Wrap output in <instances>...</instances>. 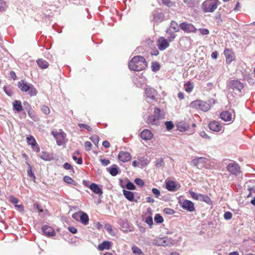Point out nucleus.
<instances>
[{
  "instance_id": "obj_1",
  "label": "nucleus",
  "mask_w": 255,
  "mask_h": 255,
  "mask_svg": "<svg viewBox=\"0 0 255 255\" xmlns=\"http://www.w3.org/2000/svg\"><path fill=\"white\" fill-rule=\"evenodd\" d=\"M147 67L145 59L141 56H134L128 62V68L130 70L140 71Z\"/></svg>"
},
{
  "instance_id": "obj_2",
  "label": "nucleus",
  "mask_w": 255,
  "mask_h": 255,
  "mask_svg": "<svg viewBox=\"0 0 255 255\" xmlns=\"http://www.w3.org/2000/svg\"><path fill=\"white\" fill-rule=\"evenodd\" d=\"M164 118V114L161 110L155 108L154 110V115L149 116L147 120V123L149 125H158L159 121Z\"/></svg>"
},
{
  "instance_id": "obj_3",
  "label": "nucleus",
  "mask_w": 255,
  "mask_h": 255,
  "mask_svg": "<svg viewBox=\"0 0 255 255\" xmlns=\"http://www.w3.org/2000/svg\"><path fill=\"white\" fill-rule=\"evenodd\" d=\"M220 4L219 0H206L202 3L201 8L204 12H213Z\"/></svg>"
},
{
  "instance_id": "obj_4",
  "label": "nucleus",
  "mask_w": 255,
  "mask_h": 255,
  "mask_svg": "<svg viewBox=\"0 0 255 255\" xmlns=\"http://www.w3.org/2000/svg\"><path fill=\"white\" fill-rule=\"evenodd\" d=\"M190 107L192 109L200 110L204 112H207L211 108L210 105L207 102L200 100L192 102L190 104Z\"/></svg>"
},
{
  "instance_id": "obj_5",
  "label": "nucleus",
  "mask_w": 255,
  "mask_h": 255,
  "mask_svg": "<svg viewBox=\"0 0 255 255\" xmlns=\"http://www.w3.org/2000/svg\"><path fill=\"white\" fill-rule=\"evenodd\" d=\"M51 134L54 137L58 145H61L65 142L66 134L62 130H53L51 131Z\"/></svg>"
},
{
  "instance_id": "obj_6",
  "label": "nucleus",
  "mask_w": 255,
  "mask_h": 255,
  "mask_svg": "<svg viewBox=\"0 0 255 255\" xmlns=\"http://www.w3.org/2000/svg\"><path fill=\"white\" fill-rule=\"evenodd\" d=\"M234 115L229 111H223L220 113V118L226 122H233L235 119V113L234 111Z\"/></svg>"
},
{
  "instance_id": "obj_7",
  "label": "nucleus",
  "mask_w": 255,
  "mask_h": 255,
  "mask_svg": "<svg viewBox=\"0 0 255 255\" xmlns=\"http://www.w3.org/2000/svg\"><path fill=\"white\" fill-rule=\"evenodd\" d=\"M169 42L165 37L160 36L156 41V45L159 50L163 51L169 46Z\"/></svg>"
},
{
  "instance_id": "obj_8",
  "label": "nucleus",
  "mask_w": 255,
  "mask_h": 255,
  "mask_svg": "<svg viewBox=\"0 0 255 255\" xmlns=\"http://www.w3.org/2000/svg\"><path fill=\"white\" fill-rule=\"evenodd\" d=\"M26 141L28 144L31 146V148L34 151L37 153L39 152L40 147L32 135H28L26 136Z\"/></svg>"
},
{
  "instance_id": "obj_9",
  "label": "nucleus",
  "mask_w": 255,
  "mask_h": 255,
  "mask_svg": "<svg viewBox=\"0 0 255 255\" xmlns=\"http://www.w3.org/2000/svg\"><path fill=\"white\" fill-rule=\"evenodd\" d=\"M179 27L187 33L195 32L197 28L191 23L184 22L179 24Z\"/></svg>"
},
{
  "instance_id": "obj_10",
  "label": "nucleus",
  "mask_w": 255,
  "mask_h": 255,
  "mask_svg": "<svg viewBox=\"0 0 255 255\" xmlns=\"http://www.w3.org/2000/svg\"><path fill=\"white\" fill-rule=\"evenodd\" d=\"M224 54L226 57V62L227 64H230L232 61L235 60V55L233 49L225 48L224 51Z\"/></svg>"
},
{
  "instance_id": "obj_11",
  "label": "nucleus",
  "mask_w": 255,
  "mask_h": 255,
  "mask_svg": "<svg viewBox=\"0 0 255 255\" xmlns=\"http://www.w3.org/2000/svg\"><path fill=\"white\" fill-rule=\"evenodd\" d=\"M208 127L210 130L217 132L221 131L224 128L222 125L216 121H211L208 124Z\"/></svg>"
},
{
  "instance_id": "obj_12",
  "label": "nucleus",
  "mask_w": 255,
  "mask_h": 255,
  "mask_svg": "<svg viewBox=\"0 0 255 255\" xmlns=\"http://www.w3.org/2000/svg\"><path fill=\"white\" fill-rule=\"evenodd\" d=\"M172 241L168 237L158 238L155 240V244L158 246H170L173 244Z\"/></svg>"
},
{
  "instance_id": "obj_13",
  "label": "nucleus",
  "mask_w": 255,
  "mask_h": 255,
  "mask_svg": "<svg viewBox=\"0 0 255 255\" xmlns=\"http://www.w3.org/2000/svg\"><path fill=\"white\" fill-rule=\"evenodd\" d=\"M166 188L170 191H174L178 189L177 183L173 180L166 179L165 181Z\"/></svg>"
},
{
  "instance_id": "obj_14",
  "label": "nucleus",
  "mask_w": 255,
  "mask_h": 255,
  "mask_svg": "<svg viewBox=\"0 0 255 255\" xmlns=\"http://www.w3.org/2000/svg\"><path fill=\"white\" fill-rule=\"evenodd\" d=\"M227 170L231 173L237 175L240 173V166L235 163H231L227 166Z\"/></svg>"
},
{
  "instance_id": "obj_15",
  "label": "nucleus",
  "mask_w": 255,
  "mask_h": 255,
  "mask_svg": "<svg viewBox=\"0 0 255 255\" xmlns=\"http://www.w3.org/2000/svg\"><path fill=\"white\" fill-rule=\"evenodd\" d=\"M182 208L189 212H193L195 210L194 203L189 200H184L181 205Z\"/></svg>"
},
{
  "instance_id": "obj_16",
  "label": "nucleus",
  "mask_w": 255,
  "mask_h": 255,
  "mask_svg": "<svg viewBox=\"0 0 255 255\" xmlns=\"http://www.w3.org/2000/svg\"><path fill=\"white\" fill-rule=\"evenodd\" d=\"M118 158L120 161L123 162H126L130 161L131 160V156L130 154L128 152L121 151L118 155Z\"/></svg>"
},
{
  "instance_id": "obj_17",
  "label": "nucleus",
  "mask_w": 255,
  "mask_h": 255,
  "mask_svg": "<svg viewBox=\"0 0 255 255\" xmlns=\"http://www.w3.org/2000/svg\"><path fill=\"white\" fill-rule=\"evenodd\" d=\"M43 234L47 237H52L55 235L54 230L50 226L45 225L42 228Z\"/></svg>"
},
{
  "instance_id": "obj_18",
  "label": "nucleus",
  "mask_w": 255,
  "mask_h": 255,
  "mask_svg": "<svg viewBox=\"0 0 255 255\" xmlns=\"http://www.w3.org/2000/svg\"><path fill=\"white\" fill-rule=\"evenodd\" d=\"M230 87L233 90L241 91L244 88V85L242 83L238 80H233L231 82Z\"/></svg>"
},
{
  "instance_id": "obj_19",
  "label": "nucleus",
  "mask_w": 255,
  "mask_h": 255,
  "mask_svg": "<svg viewBox=\"0 0 255 255\" xmlns=\"http://www.w3.org/2000/svg\"><path fill=\"white\" fill-rule=\"evenodd\" d=\"M140 137L145 140H150L153 137L152 133L149 129H144L140 133Z\"/></svg>"
},
{
  "instance_id": "obj_20",
  "label": "nucleus",
  "mask_w": 255,
  "mask_h": 255,
  "mask_svg": "<svg viewBox=\"0 0 255 255\" xmlns=\"http://www.w3.org/2000/svg\"><path fill=\"white\" fill-rule=\"evenodd\" d=\"M112 246V243L111 242L105 241L98 245V249L101 251L104 250H109L111 248Z\"/></svg>"
},
{
  "instance_id": "obj_21",
  "label": "nucleus",
  "mask_w": 255,
  "mask_h": 255,
  "mask_svg": "<svg viewBox=\"0 0 255 255\" xmlns=\"http://www.w3.org/2000/svg\"><path fill=\"white\" fill-rule=\"evenodd\" d=\"M89 188L96 194L101 196L103 194L102 189L96 183H93L91 184Z\"/></svg>"
},
{
  "instance_id": "obj_22",
  "label": "nucleus",
  "mask_w": 255,
  "mask_h": 255,
  "mask_svg": "<svg viewBox=\"0 0 255 255\" xmlns=\"http://www.w3.org/2000/svg\"><path fill=\"white\" fill-rule=\"evenodd\" d=\"M176 127L177 129L181 132L185 131L190 128V126L184 122L178 123Z\"/></svg>"
},
{
  "instance_id": "obj_23",
  "label": "nucleus",
  "mask_w": 255,
  "mask_h": 255,
  "mask_svg": "<svg viewBox=\"0 0 255 255\" xmlns=\"http://www.w3.org/2000/svg\"><path fill=\"white\" fill-rule=\"evenodd\" d=\"M31 85L27 84L24 80H21L18 82V87L22 92H27Z\"/></svg>"
},
{
  "instance_id": "obj_24",
  "label": "nucleus",
  "mask_w": 255,
  "mask_h": 255,
  "mask_svg": "<svg viewBox=\"0 0 255 255\" xmlns=\"http://www.w3.org/2000/svg\"><path fill=\"white\" fill-rule=\"evenodd\" d=\"M36 62L39 67L42 69H46L49 66L48 62L46 60L42 58L37 60Z\"/></svg>"
},
{
  "instance_id": "obj_25",
  "label": "nucleus",
  "mask_w": 255,
  "mask_h": 255,
  "mask_svg": "<svg viewBox=\"0 0 255 255\" xmlns=\"http://www.w3.org/2000/svg\"><path fill=\"white\" fill-rule=\"evenodd\" d=\"M176 32L172 31L170 29H168L166 31L167 39L170 42H172L176 38L177 35L175 34Z\"/></svg>"
},
{
  "instance_id": "obj_26",
  "label": "nucleus",
  "mask_w": 255,
  "mask_h": 255,
  "mask_svg": "<svg viewBox=\"0 0 255 255\" xmlns=\"http://www.w3.org/2000/svg\"><path fill=\"white\" fill-rule=\"evenodd\" d=\"M12 105L14 110L16 111L17 112H20L22 111L23 108L22 106L21 105V102L20 101L15 100L13 102Z\"/></svg>"
},
{
  "instance_id": "obj_27",
  "label": "nucleus",
  "mask_w": 255,
  "mask_h": 255,
  "mask_svg": "<svg viewBox=\"0 0 255 255\" xmlns=\"http://www.w3.org/2000/svg\"><path fill=\"white\" fill-rule=\"evenodd\" d=\"M80 219L81 222L83 225H87L88 224L89 219L88 215L86 213L82 212Z\"/></svg>"
},
{
  "instance_id": "obj_28",
  "label": "nucleus",
  "mask_w": 255,
  "mask_h": 255,
  "mask_svg": "<svg viewBox=\"0 0 255 255\" xmlns=\"http://www.w3.org/2000/svg\"><path fill=\"white\" fill-rule=\"evenodd\" d=\"M123 194L125 197L129 201H133L134 200V194L129 191H127L126 190H123Z\"/></svg>"
},
{
  "instance_id": "obj_29",
  "label": "nucleus",
  "mask_w": 255,
  "mask_h": 255,
  "mask_svg": "<svg viewBox=\"0 0 255 255\" xmlns=\"http://www.w3.org/2000/svg\"><path fill=\"white\" fill-rule=\"evenodd\" d=\"M207 159L206 158L201 157L194 159L192 162L194 165L198 166L200 163H205Z\"/></svg>"
},
{
  "instance_id": "obj_30",
  "label": "nucleus",
  "mask_w": 255,
  "mask_h": 255,
  "mask_svg": "<svg viewBox=\"0 0 255 255\" xmlns=\"http://www.w3.org/2000/svg\"><path fill=\"white\" fill-rule=\"evenodd\" d=\"M145 94L147 97L151 99H154V90L152 88H146L145 90Z\"/></svg>"
},
{
  "instance_id": "obj_31",
  "label": "nucleus",
  "mask_w": 255,
  "mask_h": 255,
  "mask_svg": "<svg viewBox=\"0 0 255 255\" xmlns=\"http://www.w3.org/2000/svg\"><path fill=\"white\" fill-rule=\"evenodd\" d=\"M109 173L112 176H116L118 174V169L117 165H113L109 169Z\"/></svg>"
},
{
  "instance_id": "obj_32",
  "label": "nucleus",
  "mask_w": 255,
  "mask_h": 255,
  "mask_svg": "<svg viewBox=\"0 0 255 255\" xmlns=\"http://www.w3.org/2000/svg\"><path fill=\"white\" fill-rule=\"evenodd\" d=\"M26 164L28 166V168L27 169V174L28 175L32 178L33 180H35V176L32 170V167L31 165L28 163V162H26Z\"/></svg>"
},
{
  "instance_id": "obj_33",
  "label": "nucleus",
  "mask_w": 255,
  "mask_h": 255,
  "mask_svg": "<svg viewBox=\"0 0 255 255\" xmlns=\"http://www.w3.org/2000/svg\"><path fill=\"white\" fill-rule=\"evenodd\" d=\"M64 181L68 184H70L73 185H76V182L73 180L70 177L68 176H65L63 178Z\"/></svg>"
},
{
  "instance_id": "obj_34",
  "label": "nucleus",
  "mask_w": 255,
  "mask_h": 255,
  "mask_svg": "<svg viewBox=\"0 0 255 255\" xmlns=\"http://www.w3.org/2000/svg\"><path fill=\"white\" fill-rule=\"evenodd\" d=\"M179 26L178 24L174 21H172L170 23V26L169 29H170L171 30L173 29L174 32H178L179 30Z\"/></svg>"
},
{
  "instance_id": "obj_35",
  "label": "nucleus",
  "mask_w": 255,
  "mask_h": 255,
  "mask_svg": "<svg viewBox=\"0 0 255 255\" xmlns=\"http://www.w3.org/2000/svg\"><path fill=\"white\" fill-rule=\"evenodd\" d=\"M40 158L45 161L50 160L51 159V156L50 154L45 151L42 152L40 155Z\"/></svg>"
},
{
  "instance_id": "obj_36",
  "label": "nucleus",
  "mask_w": 255,
  "mask_h": 255,
  "mask_svg": "<svg viewBox=\"0 0 255 255\" xmlns=\"http://www.w3.org/2000/svg\"><path fill=\"white\" fill-rule=\"evenodd\" d=\"M28 91V94L30 95V97L35 96L36 95L37 93L36 89L31 85L29 87V89Z\"/></svg>"
},
{
  "instance_id": "obj_37",
  "label": "nucleus",
  "mask_w": 255,
  "mask_h": 255,
  "mask_svg": "<svg viewBox=\"0 0 255 255\" xmlns=\"http://www.w3.org/2000/svg\"><path fill=\"white\" fill-rule=\"evenodd\" d=\"M199 200H202L208 204H209L211 202V199L208 196L203 194H200Z\"/></svg>"
},
{
  "instance_id": "obj_38",
  "label": "nucleus",
  "mask_w": 255,
  "mask_h": 255,
  "mask_svg": "<svg viewBox=\"0 0 255 255\" xmlns=\"http://www.w3.org/2000/svg\"><path fill=\"white\" fill-rule=\"evenodd\" d=\"M132 252L138 255H143V254L141 250L136 246H133L131 248Z\"/></svg>"
},
{
  "instance_id": "obj_39",
  "label": "nucleus",
  "mask_w": 255,
  "mask_h": 255,
  "mask_svg": "<svg viewBox=\"0 0 255 255\" xmlns=\"http://www.w3.org/2000/svg\"><path fill=\"white\" fill-rule=\"evenodd\" d=\"M185 86L186 87L185 90L186 92L190 93L192 91L193 89V85L191 83L188 82L185 84Z\"/></svg>"
},
{
  "instance_id": "obj_40",
  "label": "nucleus",
  "mask_w": 255,
  "mask_h": 255,
  "mask_svg": "<svg viewBox=\"0 0 255 255\" xmlns=\"http://www.w3.org/2000/svg\"><path fill=\"white\" fill-rule=\"evenodd\" d=\"M154 221L156 223H161L163 222V218L160 214H157L154 217Z\"/></svg>"
},
{
  "instance_id": "obj_41",
  "label": "nucleus",
  "mask_w": 255,
  "mask_h": 255,
  "mask_svg": "<svg viewBox=\"0 0 255 255\" xmlns=\"http://www.w3.org/2000/svg\"><path fill=\"white\" fill-rule=\"evenodd\" d=\"M165 125L166 126V129L168 130H170L172 129L174 126L172 122L171 121H167L165 123Z\"/></svg>"
},
{
  "instance_id": "obj_42",
  "label": "nucleus",
  "mask_w": 255,
  "mask_h": 255,
  "mask_svg": "<svg viewBox=\"0 0 255 255\" xmlns=\"http://www.w3.org/2000/svg\"><path fill=\"white\" fill-rule=\"evenodd\" d=\"M152 70L153 71H157L160 69V66L158 62H155L152 63L151 65Z\"/></svg>"
},
{
  "instance_id": "obj_43",
  "label": "nucleus",
  "mask_w": 255,
  "mask_h": 255,
  "mask_svg": "<svg viewBox=\"0 0 255 255\" xmlns=\"http://www.w3.org/2000/svg\"><path fill=\"white\" fill-rule=\"evenodd\" d=\"M78 126L80 128H83L87 130L88 131H92V128L89 126L85 124H79Z\"/></svg>"
},
{
  "instance_id": "obj_44",
  "label": "nucleus",
  "mask_w": 255,
  "mask_h": 255,
  "mask_svg": "<svg viewBox=\"0 0 255 255\" xmlns=\"http://www.w3.org/2000/svg\"><path fill=\"white\" fill-rule=\"evenodd\" d=\"M91 140L97 145L99 143V137L97 135H94L90 137Z\"/></svg>"
},
{
  "instance_id": "obj_45",
  "label": "nucleus",
  "mask_w": 255,
  "mask_h": 255,
  "mask_svg": "<svg viewBox=\"0 0 255 255\" xmlns=\"http://www.w3.org/2000/svg\"><path fill=\"white\" fill-rule=\"evenodd\" d=\"M41 110L43 113L46 115H48L50 113V109L48 107L43 105L41 107Z\"/></svg>"
},
{
  "instance_id": "obj_46",
  "label": "nucleus",
  "mask_w": 255,
  "mask_h": 255,
  "mask_svg": "<svg viewBox=\"0 0 255 255\" xmlns=\"http://www.w3.org/2000/svg\"><path fill=\"white\" fill-rule=\"evenodd\" d=\"M6 7V2L3 0H0V11H3L5 10Z\"/></svg>"
},
{
  "instance_id": "obj_47",
  "label": "nucleus",
  "mask_w": 255,
  "mask_h": 255,
  "mask_svg": "<svg viewBox=\"0 0 255 255\" xmlns=\"http://www.w3.org/2000/svg\"><path fill=\"white\" fill-rule=\"evenodd\" d=\"M105 228L106 230V231L111 235H113L114 232L112 229V226H111L109 224L106 225L105 226Z\"/></svg>"
},
{
  "instance_id": "obj_48",
  "label": "nucleus",
  "mask_w": 255,
  "mask_h": 255,
  "mask_svg": "<svg viewBox=\"0 0 255 255\" xmlns=\"http://www.w3.org/2000/svg\"><path fill=\"white\" fill-rule=\"evenodd\" d=\"M3 90L5 92V93L9 96H11L13 94L12 91L11 90V89L8 88V87L4 86L3 87Z\"/></svg>"
},
{
  "instance_id": "obj_49",
  "label": "nucleus",
  "mask_w": 255,
  "mask_h": 255,
  "mask_svg": "<svg viewBox=\"0 0 255 255\" xmlns=\"http://www.w3.org/2000/svg\"><path fill=\"white\" fill-rule=\"evenodd\" d=\"M126 188L128 190H135V186L131 182H128L126 185Z\"/></svg>"
},
{
  "instance_id": "obj_50",
  "label": "nucleus",
  "mask_w": 255,
  "mask_h": 255,
  "mask_svg": "<svg viewBox=\"0 0 255 255\" xmlns=\"http://www.w3.org/2000/svg\"><path fill=\"white\" fill-rule=\"evenodd\" d=\"M134 182L137 185L141 187L143 186L144 185V182L143 180L140 178H136L134 180Z\"/></svg>"
},
{
  "instance_id": "obj_51",
  "label": "nucleus",
  "mask_w": 255,
  "mask_h": 255,
  "mask_svg": "<svg viewBox=\"0 0 255 255\" xmlns=\"http://www.w3.org/2000/svg\"><path fill=\"white\" fill-rule=\"evenodd\" d=\"M92 144L90 141L85 142V148L86 150L90 151L92 149Z\"/></svg>"
},
{
  "instance_id": "obj_52",
  "label": "nucleus",
  "mask_w": 255,
  "mask_h": 255,
  "mask_svg": "<svg viewBox=\"0 0 255 255\" xmlns=\"http://www.w3.org/2000/svg\"><path fill=\"white\" fill-rule=\"evenodd\" d=\"M145 222L147 223L149 226H151L153 224V220L151 216H149L147 217L145 219Z\"/></svg>"
},
{
  "instance_id": "obj_53",
  "label": "nucleus",
  "mask_w": 255,
  "mask_h": 255,
  "mask_svg": "<svg viewBox=\"0 0 255 255\" xmlns=\"http://www.w3.org/2000/svg\"><path fill=\"white\" fill-rule=\"evenodd\" d=\"M189 193H190V194L191 196L193 199H196V200H199L200 194L198 195V194H197L196 193H195V192H194L193 191H190Z\"/></svg>"
},
{
  "instance_id": "obj_54",
  "label": "nucleus",
  "mask_w": 255,
  "mask_h": 255,
  "mask_svg": "<svg viewBox=\"0 0 255 255\" xmlns=\"http://www.w3.org/2000/svg\"><path fill=\"white\" fill-rule=\"evenodd\" d=\"M199 31L202 35H208L209 33V31L206 28H200Z\"/></svg>"
},
{
  "instance_id": "obj_55",
  "label": "nucleus",
  "mask_w": 255,
  "mask_h": 255,
  "mask_svg": "<svg viewBox=\"0 0 255 255\" xmlns=\"http://www.w3.org/2000/svg\"><path fill=\"white\" fill-rule=\"evenodd\" d=\"M9 201L10 202L15 205L18 202V200L13 196H9Z\"/></svg>"
},
{
  "instance_id": "obj_56",
  "label": "nucleus",
  "mask_w": 255,
  "mask_h": 255,
  "mask_svg": "<svg viewBox=\"0 0 255 255\" xmlns=\"http://www.w3.org/2000/svg\"><path fill=\"white\" fill-rule=\"evenodd\" d=\"M224 217L226 220L231 219L232 218V214L230 212H226L224 214Z\"/></svg>"
},
{
  "instance_id": "obj_57",
  "label": "nucleus",
  "mask_w": 255,
  "mask_h": 255,
  "mask_svg": "<svg viewBox=\"0 0 255 255\" xmlns=\"http://www.w3.org/2000/svg\"><path fill=\"white\" fill-rule=\"evenodd\" d=\"M82 212H79L78 213H75L72 215V218L75 220L78 221L79 218H80L81 214Z\"/></svg>"
},
{
  "instance_id": "obj_58",
  "label": "nucleus",
  "mask_w": 255,
  "mask_h": 255,
  "mask_svg": "<svg viewBox=\"0 0 255 255\" xmlns=\"http://www.w3.org/2000/svg\"><path fill=\"white\" fill-rule=\"evenodd\" d=\"M15 208L17 210L21 212H24V207L23 205H15Z\"/></svg>"
},
{
  "instance_id": "obj_59",
  "label": "nucleus",
  "mask_w": 255,
  "mask_h": 255,
  "mask_svg": "<svg viewBox=\"0 0 255 255\" xmlns=\"http://www.w3.org/2000/svg\"><path fill=\"white\" fill-rule=\"evenodd\" d=\"M152 193L156 196V197H158L160 195V191L156 188H153L152 189Z\"/></svg>"
},
{
  "instance_id": "obj_60",
  "label": "nucleus",
  "mask_w": 255,
  "mask_h": 255,
  "mask_svg": "<svg viewBox=\"0 0 255 255\" xmlns=\"http://www.w3.org/2000/svg\"><path fill=\"white\" fill-rule=\"evenodd\" d=\"M101 162L104 166L108 165L110 163V160L106 159H101Z\"/></svg>"
},
{
  "instance_id": "obj_61",
  "label": "nucleus",
  "mask_w": 255,
  "mask_h": 255,
  "mask_svg": "<svg viewBox=\"0 0 255 255\" xmlns=\"http://www.w3.org/2000/svg\"><path fill=\"white\" fill-rule=\"evenodd\" d=\"M63 167L67 170L71 169L72 168V165L69 163H65L63 165Z\"/></svg>"
},
{
  "instance_id": "obj_62",
  "label": "nucleus",
  "mask_w": 255,
  "mask_h": 255,
  "mask_svg": "<svg viewBox=\"0 0 255 255\" xmlns=\"http://www.w3.org/2000/svg\"><path fill=\"white\" fill-rule=\"evenodd\" d=\"M162 0L163 3L167 6H170L172 5V2L170 0Z\"/></svg>"
},
{
  "instance_id": "obj_63",
  "label": "nucleus",
  "mask_w": 255,
  "mask_h": 255,
  "mask_svg": "<svg viewBox=\"0 0 255 255\" xmlns=\"http://www.w3.org/2000/svg\"><path fill=\"white\" fill-rule=\"evenodd\" d=\"M36 208L38 210L39 212L42 213L43 212V209L41 205L39 204H35V205Z\"/></svg>"
},
{
  "instance_id": "obj_64",
  "label": "nucleus",
  "mask_w": 255,
  "mask_h": 255,
  "mask_svg": "<svg viewBox=\"0 0 255 255\" xmlns=\"http://www.w3.org/2000/svg\"><path fill=\"white\" fill-rule=\"evenodd\" d=\"M102 145L106 148H109L110 146V144L109 141L105 140L103 142Z\"/></svg>"
}]
</instances>
